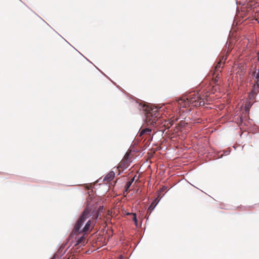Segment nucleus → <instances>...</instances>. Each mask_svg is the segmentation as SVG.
I'll return each mask as SVG.
<instances>
[{
	"mask_svg": "<svg viewBox=\"0 0 259 259\" xmlns=\"http://www.w3.org/2000/svg\"><path fill=\"white\" fill-rule=\"evenodd\" d=\"M160 108V107L156 106H152L150 107H147L146 108L144 109L145 114L144 121L147 125H154V124L157 120L156 113Z\"/></svg>",
	"mask_w": 259,
	"mask_h": 259,
	"instance_id": "obj_1",
	"label": "nucleus"
},
{
	"mask_svg": "<svg viewBox=\"0 0 259 259\" xmlns=\"http://www.w3.org/2000/svg\"><path fill=\"white\" fill-rule=\"evenodd\" d=\"M85 221V220L84 219L79 217L74 229L75 234L80 233L82 232L81 228L83 226Z\"/></svg>",
	"mask_w": 259,
	"mask_h": 259,
	"instance_id": "obj_2",
	"label": "nucleus"
},
{
	"mask_svg": "<svg viewBox=\"0 0 259 259\" xmlns=\"http://www.w3.org/2000/svg\"><path fill=\"white\" fill-rule=\"evenodd\" d=\"M115 177V172L113 171H110L103 178V181H110Z\"/></svg>",
	"mask_w": 259,
	"mask_h": 259,
	"instance_id": "obj_3",
	"label": "nucleus"
},
{
	"mask_svg": "<svg viewBox=\"0 0 259 259\" xmlns=\"http://www.w3.org/2000/svg\"><path fill=\"white\" fill-rule=\"evenodd\" d=\"M90 216V211L88 209H85L80 217V218L84 219L85 220Z\"/></svg>",
	"mask_w": 259,
	"mask_h": 259,
	"instance_id": "obj_4",
	"label": "nucleus"
},
{
	"mask_svg": "<svg viewBox=\"0 0 259 259\" xmlns=\"http://www.w3.org/2000/svg\"><path fill=\"white\" fill-rule=\"evenodd\" d=\"M157 198H156L153 202H152V203L149 206L148 209H151L153 210L155 207L156 206V205L158 204L159 200L157 201Z\"/></svg>",
	"mask_w": 259,
	"mask_h": 259,
	"instance_id": "obj_5",
	"label": "nucleus"
},
{
	"mask_svg": "<svg viewBox=\"0 0 259 259\" xmlns=\"http://www.w3.org/2000/svg\"><path fill=\"white\" fill-rule=\"evenodd\" d=\"M151 132V130L149 128H146L142 130L140 133H139V136L141 137L144 134L148 133L149 134Z\"/></svg>",
	"mask_w": 259,
	"mask_h": 259,
	"instance_id": "obj_6",
	"label": "nucleus"
},
{
	"mask_svg": "<svg viewBox=\"0 0 259 259\" xmlns=\"http://www.w3.org/2000/svg\"><path fill=\"white\" fill-rule=\"evenodd\" d=\"M91 225V222L90 221H88L85 226H84V227L82 229V232H86L89 229V227H90V226Z\"/></svg>",
	"mask_w": 259,
	"mask_h": 259,
	"instance_id": "obj_7",
	"label": "nucleus"
},
{
	"mask_svg": "<svg viewBox=\"0 0 259 259\" xmlns=\"http://www.w3.org/2000/svg\"><path fill=\"white\" fill-rule=\"evenodd\" d=\"M83 238V236L80 237H79V238H76L75 239L74 246H76V245H78L79 244H80Z\"/></svg>",
	"mask_w": 259,
	"mask_h": 259,
	"instance_id": "obj_8",
	"label": "nucleus"
},
{
	"mask_svg": "<svg viewBox=\"0 0 259 259\" xmlns=\"http://www.w3.org/2000/svg\"><path fill=\"white\" fill-rule=\"evenodd\" d=\"M252 105V104L250 102H247L245 105V111L246 112H248L249 110V109Z\"/></svg>",
	"mask_w": 259,
	"mask_h": 259,
	"instance_id": "obj_9",
	"label": "nucleus"
},
{
	"mask_svg": "<svg viewBox=\"0 0 259 259\" xmlns=\"http://www.w3.org/2000/svg\"><path fill=\"white\" fill-rule=\"evenodd\" d=\"M256 84H257L256 89V88L254 87V88L252 90V91H251V92H250L251 93H252V94H254V95L256 94V92H257V89H258V88H259V87H258L259 84H258L257 82H256Z\"/></svg>",
	"mask_w": 259,
	"mask_h": 259,
	"instance_id": "obj_10",
	"label": "nucleus"
},
{
	"mask_svg": "<svg viewBox=\"0 0 259 259\" xmlns=\"http://www.w3.org/2000/svg\"><path fill=\"white\" fill-rule=\"evenodd\" d=\"M134 179H135V178L134 177L129 182H128L126 183V189L129 188V187L131 186V185H132V184L134 182Z\"/></svg>",
	"mask_w": 259,
	"mask_h": 259,
	"instance_id": "obj_11",
	"label": "nucleus"
},
{
	"mask_svg": "<svg viewBox=\"0 0 259 259\" xmlns=\"http://www.w3.org/2000/svg\"><path fill=\"white\" fill-rule=\"evenodd\" d=\"M103 209V206H99V207L98 208V212L96 213V215H97L96 216L97 218L98 217L99 213H100V212H101L102 211Z\"/></svg>",
	"mask_w": 259,
	"mask_h": 259,
	"instance_id": "obj_12",
	"label": "nucleus"
},
{
	"mask_svg": "<svg viewBox=\"0 0 259 259\" xmlns=\"http://www.w3.org/2000/svg\"><path fill=\"white\" fill-rule=\"evenodd\" d=\"M222 67V63L221 61H220L218 64L217 65H216L215 66V70L217 71L218 70V69H219V68Z\"/></svg>",
	"mask_w": 259,
	"mask_h": 259,
	"instance_id": "obj_13",
	"label": "nucleus"
},
{
	"mask_svg": "<svg viewBox=\"0 0 259 259\" xmlns=\"http://www.w3.org/2000/svg\"><path fill=\"white\" fill-rule=\"evenodd\" d=\"M133 214L134 215L133 220L135 222V225L137 226V219L136 218V214L135 213H133Z\"/></svg>",
	"mask_w": 259,
	"mask_h": 259,
	"instance_id": "obj_14",
	"label": "nucleus"
},
{
	"mask_svg": "<svg viewBox=\"0 0 259 259\" xmlns=\"http://www.w3.org/2000/svg\"><path fill=\"white\" fill-rule=\"evenodd\" d=\"M254 95L250 93L248 95V98L250 99V100H252V99H254L255 97H254Z\"/></svg>",
	"mask_w": 259,
	"mask_h": 259,
	"instance_id": "obj_15",
	"label": "nucleus"
},
{
	"mask_svg": "<svg viewBox=\"0 0 259 259\" xmlns=\"http://www.w3.org/2000/svg\"><path fill=\"white\" fill-rule=\"evenodd\" d=\"M254 76L256 78L259 79V70L255 73Z\"/></svg>",
	"mask_w": 259,
	"mask_h": 259,
	"instance_id": "obj_16",
	"label": "nucleus"
},
{
	"mask_svg": "<svg viewBox=\"0 0 259 259\" xmlns=\"http://www.w3.org/2000/svg\"><path fill=\"white\" fill-rule=\"evenodd\" d=\"M199 105L200 106H202V105H204V102L203 101H200V103H199Z\"/></svg>",
	"mask_w": 259,
	"mask_h": 259,
	"instance_id": "obj_17",
	"label": "nucleus"
},
{
	"mask_svg": "<svg viewBox=\"0 0 259 259\" xmlns=\"http://www.w3.org/2000/svg\"><path fill=\"white\" fill-rule=\"evenodd\" d=\"M131 214L130 213H126V214H127V215H129V214Z\"/></svg>",
	"mask_w": 259,
	"mask_h": 259,
	"instance_id": "obj_18",
	"label": "nucleus"
}]
</instances>
